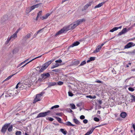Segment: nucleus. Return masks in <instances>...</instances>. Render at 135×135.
I'll list each match as a JSON object with an SVG mask.
<instances>
[{
    "label": "nucleus",
    "instance_id": "nucleus-1",
    "mask_svg": "<svg viewBox=\"0 0 135 135\" xmlns=\"http://www.w3.org/2000/svg\"><path fill=\"white\" fill-rule=\"evenodd\" d=\"M77 26L75 22H74L73 24H71L68 26H65L56 33L55 35V36L58 35L63 33H65L69 30H73Z\"/></svg>",
    "mask_w": 135,
    "mask_h": 135
},
{
    "label": "nucleus",
    "instance_id": "nucleus-2",
    "mask_svg": "<svg viewBox=\"0 0 135 135\" xmlns=\"http://www.w3.org/2000/svg\"><path fill=\"white\" fill-rule=\"evenodd\" d=\"M42 4V3H38L27 8L26 9V12L27 13L30 12L32 10H33L35 8H37L39 6H41Z\"/></svg>",
    "mask_w": 135,
    "mask_h": 135
},
{
    "label": "nucleus",
    "instance_id": "nucleus-3",
    "mask_svg": "<svg viewBox=\"0 0 135 135\" xmlns=\"http://www.w3.org/2000/svg\"><path fill=\"white\" fill-rule=\"evenodd\" d=\"M50 112V111L48 110L47 112H41L39 113L38 115L36 117V118L40 117H44L48 115L49 113Z\"/></svg>",
    "mask_w": 135,
    "mask_h": 135
},
{
    "label": "nucleus",
    "instance_id": "nucleus-4",
    "mask_svg": "<svg viewBox=\"0 0 135 135\" xmlns=\"http://www.w3.org/2000/svg\"><path fill=\"white\" fill-rule=\"evenodd\" d=\"M10 124V123L5 124L2 127L1 131V132L4 133L6 132L7 128L9 126Z\"/></svg>",
    "mask_w": 135,
    "mask_h": 135
},
{
    "label": "nucleus",
    "instance_id": "nucleus-5",
    "mask_svg": "<svg viewBox=\"0 0 135 135\" xmlns=\"http://www.w3.org/2000/svg\"><path fill=\"white\" fill-rule=\"evenodd\" d=\"M49 66V65L48 64H47L46 62L44 64L41 69L39 70V72L40 73L42 72L44 70H45Z\"/></svg>",
    "mask_w": 135,
    "mask_h": 135
},
{
    "label": "nucleus",
    "instance_id": "nucleus-6",
    "mask_svg": "<svg viewBox=\"0 0 135 135\" xmlns=\"http://www.w3.org/2000/svg\"><path fill=\"white\" fill-rule=\"evenodd\" d=\"M100 125H99L97 126H96L94 128L93 127L92 128H91L90 130L88 132L86 133L84 135H89V134H91L93 131L94 129L95 128H96L100 127Z\"/></svg>",
    "mask_w": 135,
    "mask_h": 135
},
{
    "label": "nucleus",
    "instance_id": "nucleus-7",
    "mask_svg": "<svg viewBox=\"0 0 135 135\" xmlns=\"http://www.w3.org/2000/svg\"><path fill=\"white\" fill-rule=\"evenodd\" d=\"M50 76V75L49 73H44L41 75V76L42 77V79H45L48 78Z\"/></svg>",
    "mask_w": 135,
    "mask_h": 135
},
{
    "label": "nucleus",
    "instance_id": "nucleus-8",
    "mask_svg": "<svg viewBox=\"0 0 135 135\" xmlns=\"http://www.w3.org/2000/svg\"><path fill=\"white\" fill-rule=\"evenodd\" d=\"M8 16L7 15H4L1 18V22L3 23L5 22L8 19Z\"/></svg>",
    "mask_w": 135,
    "mask_h": 135
},
{
    "label": "nucleus",
    "instance_id": "nucleus-9",
    "mask_svg": "<svg viewBox=\"0 0 135 135\" xmlns=\"http://www.w3.org/2000/svg\"><path fill=\"white\" fill-rule=\"evenodd\" d=\"M41 97L38 94L37 95L36 98H35L34 99L33 103H35L37 102L40 101V100H41L40 99Z\"/></svg>",
    "mask_w": 135,
    "mask_h": 135
},
{
    "label": "nucleus",
    "instance_id": "nucleus-10",
    "mask_svg": "<svg viewBox=\"0 0 135 135\" xmlns=\"http://www.w3.org/2000/svg\"><path fill=\"white\" fill-rule=\"evenodd\" d=\"M31 36V34L30 33H28L27 35L24 37L23 38L22 40L25 41L28 39L30 38Z\"/></svg>",
    "mask_w": 135,
    "mask_h": 135
},
{
    "label": "nucleus",
    "instance_id": "nucleus-11",
    "mask_svg": "<svg viewBox=\"0 0 135 135\" xmlns=\"http://www.w3.org/2000/svg\"><path fill=\"white\" fill-rule=\"evenodd\" d=\"M85 21V19L83 18L77 21H75V22L77 24V25L78 26L79 25L81 24L82 22H84Z\"/></svg>",
    "mask_w": 135,
    "mask_h": 135
},
{
    "label": "nucleus",
    "instance_id": "nucleus-12",
    "mask_svg": "<svg viewBox=\"0 0 135 135\" xmlns=\"http://www.w3.org/2000/svg\"><path fill=\"white\" fill-rule=\"evenodd\" d=\"M91 2H89L85 5L82 9V11H84L86 10L88 8L91 6Z\"/></svg>",
    "mask_w": 135,
    "mask_h": 135
},
{
    "label": "nucleus",
    "instance_id": "nucleus-13",
    "mask_svg": "<svg viewBox=\"0 0 135 135\" xmlns=\"http://www.w3.org/2000/svg\"><path fill=\"white\" fill-rule=\"evenodd\" d=\"M133 44V43L130 42L128 43L124 46V49H128L131 47L132 45Z\"/></svg>",
    "mask_w": 135,
    "mask_h": 135
},
{
    "label": "nucleus",
    "instance_id": "nucleus-14",
    "mask_svg": "<svg viewBox=\"0 0 135 135\" xmlns=\"http://www.w3.org/2000/svg\"><path fill=\"white\" fill-rule=\"evenodd\" d=\"M50 15V14L49 13H47L45 16L40 17V18L42 20L46 19Z\"/></svg>",
    "mask_w": 135,
    "mask_h": 135
},
{
    "label": "nucleus",
    "instance_id": "nucleus-15",
    "mask_svg": "<svg viewBox=\"0 0 135 135\" xmlns=\"http://www.w3.org/2000/svg\"><path fill=\"white\" fill-rule=\"evenodd\" d=\"M80 44V42L78 41L74 42L69 47H73L74 46H77Z\"/></svg>",
    "mask_w": 135,
    "mask_h": 135
},
{
    "label": "nucleus",
    "instance_id": "nucleus-16",
    "mask_svg": "<svg viewBox=\"0 0 135 135\" xmlns=\"http://www.w3.org/2000/svg\"><path fill=\"white\" fill-rule=\"evenodd\" d=\"M42 56V55H40V56H38V57H37L34 59H32V60H30V61H29L26 64H25L24 65H23V66H22L21 67V68H23L26 65H27V64H28L29 63H30V62H31V61H32L34 60H35V59H36L37 58H40Z\"/></svg>",
    "mask_w": 135,
    "mask_h": 135
},
{
    "label": "nucleus",
    "instance_id": "nucleus-17",
    "mask_svg": "<svg viewBox=\"0 0 135 135\" xmlns=\"http://www.w3.org/2000/svg\"><path fill=\"white\" fill-rule=\"evenodd\" d=\"M47 84L48 85V87H50L51 86H54L56 85V83L55 82H49Z\"/></svg>",
    "mask_w": 135,
    "mask_h": 135
},
{
    "label": "nucleus",
    "instance_id": "nucleus-18",
    "mask_svg": "<svg viewBox=\"0 0 135 135\" xmlns=\"http://www.w3.org/2000/svg\"><path fill=\"white\" fill-rule=\"evenodd\" d=\"M101 48L100 47V45L98 46L96 48V50L94 51L93 52L94 53H97L101 50Z\"/></svg>",
    "mask_w": 135,
    "mask_h": 135
},
{
    "label": "nucleus",
    "instance_id": "nucleus-19",
    "mask_svg": "<svg viewBox=\"0 0 135 135\" xmlns=\"http://www.w3.org/2000/svg\"><path fill=\"white\" fill-rule=\"evenodd\" d=\"M10 37L12 40V41L17 37V35H16V34L14 33L10 36Z\"/></svg>",
    "mask_w": 135,
    "mask_h": 135
},
{
    "label": "nucleus",
    "instance_id": "nucleus-20",
    "mask_svg": "<svg viewBox=\"0 0 135 135\" xmlns=\"http://www.w3.org/2000/svg\"><path fill=\"white\" fill-rule=\"evenodd\" d=\"M126 115L127 114L126 113L124 112H122L120 114V117L123 118H125L126 116Z\"/></svg>",
    "mask_w": 135,
    "mask_h": 135
},
{
    "label": "nucleus",
    "instance_id": "nucleus-21",
    "mask_svg": "<svg viewBox=\"0 0 135 135\" xmlns=\"http://www.w3.org/2000/svg\"><path fill=\"white\" fill-rule=\"evenodd\" d=\"M104 2H103L101 3H99L98 5H96L95 7L94 8H98L100 7L103 6L104 4Z\"/></svg>",
    "mask_w": 135,
    "mask_h": 135
},
{
    "label": "nucleus",
    "instance_id": "nucleus-22",
    "mask_svg": "<svg viewBox=\"0 0 135 135\" xmlns=\"http://www.w3.org/2000/svg\"><path fill=\"white\" fill-rule=\"evenodd\" d=\"M42 11H40L37 14V16L36 18V21H37L38 20V18L39 17H40L42 15Z\"/></svg>",
    "mask_w": 135,
    "mask_h": 135
},
{
    "label": "nucleus",
    "instance_id": "nucleus-23",
    "mask_svg": "<svg viewBox=\"0 0 135 135\" xmlns=\"http://www.w3.org/2000/svg\"><path fill=\"white\" fill-rule=\"evenodd\" d=\"M73 120L74 122L77 124L79 125L81 123L80 122L76 119H74Z\"/></svg>",
    "mask_w": 135,
    "mask_h": 135
},
{
    "label": "nucleus",
    "instance_id": "nucleus-24",
    "mask_svg": "<svg viewBox=\"0 0 135 135\" xmlns=\"http://www.w3.org/2000/svg\"><path fill=\"white\" fill-rule=\"evenodd\" d=\"M95 57H91L89 58V59L87 61V62L88 63L91 61H94L95 60Z\"/></svg>",
    "mask_w": 135,
    "mask_h": 135
},
{
    "label": "nucleus",
    "instance_id": "nucleus-25",
    "mask_svg": "<svg viewBox=\"0 0 135 135\" xmlns=\"http://www.w3.org/2000/svg\"><path fill=\"white\" fill-rule=\"evenodd\" d=\"M55 118L59 123L64 124L61 121V118L57 117H55Z\"/></svg>",
    "mask_w": 135,
    "mask_h": 135
},
{
    "label": "nucleus",
    "instance_id": "nucleus-26",
    "mask_svg": "<svg viewBox=\"0 0 135 135\" xmlns=\"http://www.w3.org/2000/svg\"><path fill=\"white\" fill-rule=\"evenodd\" d=\"M11 40L12 41V40L11 38H10V37H8V38H7V40L5 42V44L7 45V44H8L9 42Z\"/></svg>",
    "mask_w": 135,
    "mask_h": 135
},
{
    "label": "nucleus",
    "instance_id": "nucleus-27",
    "mask_svg": "<svg viewBox=\"0 0 135 135\" xmlns=\"http://www.w3.org/2000/svg\"><path fill=\"white\" fill-rule=\"evenodd\" d=\"M59 66V65L57 63H55L54 65H52L51 67V69H53L57 67L58 66Z\"/></svg>",
    "mask_w": 135,
    "mask_h": 135
},
{
    "label": "nucleus",
    "instance_id": "nucleus-28",
    "mask_svg": "<svg viewBox=\"0 0 135 135\" xmlns=\"http://www.w3.org/2000/svg\"><path fill=\"white\" fill-rule=\"evenodd\" d=\"M64 124H65L67 126H74V125L71 123L69 121L66 122L65 123H64Z\"/></svg>",
    "mask_w": 135,
    "mask_h": 135
},
{
    "label": "nucleus",
    "instance_id": "nucleus-29",
    "mask_svg": "<svg viewBox=\"0 0 135 135\" xmlns=\"http://www.w3.org/2000/svg\"><path fill=\"white\" fill-rule=\"evenodd\" d=\"M60 131L64 135H66L67 133V131H64V129H60Z\"/></svg>",
    "mask_w": 135,
    "mask_h": 135
},
{
    "label": "nucleus",
    "instance_id": "nucleus-30",
    "mask_svg": "<svg viewBox=\"0 0 135 135\" xmlns=\"http://www.w3.org/2000/svg\"><path fill=\"white\" fill-rule=\"evenodd\" d=\"M17 73H16L15 74L12 75H11L9 76L6 79L3 81H5L9 80V79H10L12 76H13L14 75L16 74Z\"/></svg>",
    "mask_w": 135,
    "mask_h": 135
},
{
    "label": "nucleus",
    "instance_id": "nucleus-31",
    "mask_svg": "<svg viewBox=\"0 0 135 135\" xmlns=\"http://www.w3.org/2000/svg\"><path fill=\"white\" fill-rule=\"evenodd\" d=\"M79 61L78 60L76 61H74L73 62V64L74 65H78L79 63Z\"/></svg>",
    "mask_w": 135,
    "mask_h": 135
},
{
    "label": "nucleus",
    "instance_id": "nucleus-32",
    "mask_svg": "<svg viewBox=\"0 0 135 135\" xmlns=\"http://www.w3.org/2000/svg\"><path fill=\"white\" fill-rule=\"evenodd\" d=\"M132 102H135V96L134 95H131V96Z\"/></svg>",
    "mask_w": 135,
    "mask_h": 135
},
{
    "label": "nucleus",
    "instance_id": "nucleus-33",
    "mask_svg": "<svg viewBox=\"0 0 135 135\" xmlns=\"http://www.w3.org/2000/svg\"><path fill=\"white\" fill-rule=\"evenodd\" d=\"M13 129V126L11 125L9 126V127L8 129V130L9 132H11Z\"/></svg>",
    "mask_w": 135,
    "mask_h": 135
},
{
    "label": "nucleus",
    "instance_id": "nucleus-34",
    "mask_svg": "<svg viewBox=\"0 0 135 135\" xmlns=\"http://www.w3.org/2000/svg\"><path fill=\"white\" fill-rule=\"evenodd\" d=\"M54 59H52L51 60H50L46 62L49 65L52 62L54 61Z\"/></svg>",
    "mask_w": 135,
    "mask_h": 135
},
{
    "label": "nucleus",
    "instance_id": "nucleus-35",
    "mask_svg": "<svg viewBox=\"0 0 135 135\" xmlns=\"http://www.w3.org/2000/svg\"><path fill=\"white\" fill-rule=\"evenodd\" d=\"M59 107V105H54L51 107V108L50 109H52L54 108H58Z\"/></svg>",
    "mask_w": 135,
    "mask_h": 135
},
{
    "label": "nucleus",
    "instance_id": "nucleus-36",
    "mask_svg": "<svg viewBox=\"0 0 135 135\" xmlns=\"http://www.w3.org/2000/svg\"><path fill=\"white\" fill-rule=\"evenodd\" d=\"M118 30V28H116V27H115L113 28L112 30H111L110 31V32H113L114 31H116V30Z\"/></svg>",
    "mask_w": 135,
    "mask_h": 135
},
{
    "label": "nucleus",
    "instance_id": "nucleus-37",
    "mask_svg": "<svg viewBox=\"0 0 135 135\" xmlns=\"http://www.w3.org/2000/svg\"><path fill=\"white\" fill-rule=\"evenodd\" d=\"M70 105L71 106V108L72 109H76L75 106L73 104H71Z\"/></svg>",
    "mask_w": 135,
    "mask_h": 135
},
{
    "label": "nucleus",
    "instance_id": "nucleus-38",
    "mask_svg": "<svg viewBox=\"0 0 135 135\" xmlns=\"http://www.w3.org/2000/svg\"><path fill=\"white\" fill-rule=\"evenodd\" d=\"M86 63L85 61L84 60L82 62L79 66H81L83 65Z\"/></svg>",
    "mask_w": 135,
    "mask_h": 135
},
{
    "label": "nucleus",
    "instance_id": "nucleus-39",
    "mask_svg": "<svg viewBox=\"0 0 135 135\" xmlns=\"http://www.w3.org/2000/svg\"><path fill=\"white\" fill-rule=\"evenodd\" d=\"M63 84V82L61 81H59L56 83V85H62Z\"/></svg>",
    "mask_w": 135,
    "mask_h": 135
},
{
    "label": "nucleus",
    "instance_id": "nucleus-40",
    "mask_svg": "<svg viewBox=\"0 0 135 135\" xmlns=\"http://www.w3.org/2000/svg\"><path fill=\"white\" fill-rule=\"evenodd\" d=\"M15 134L16 135H21L22 133L20 131H17L16 132Z\"/></svg>",
    "mask_w": 135,
    "mask_h": 135
},
{
    "label": "nucleus",
    "instance_id": "nucleus-41",
    "mask_svg": "<svg viewBox=\"0 0 135 135\" xmlns=\"http://www.w3.org/2000/svg\"><path fill=\"white\" fill-rule=\"evenodd\" d=\"M121 31L123 32V33L124 34V33H126V32H127V31L126 28H125L123 29L122 30V31Z\"/></svg>",
    "mask_w": 135,
    "mask_h": 135
},
{
    "label": "nucleus",
    "instance_id": "nucleus-42",
    "mask_svg": "<svg viewBox=\"0 0 135 135\" xmlns=\"http://www.w3.org/2000/svg\"><path fill=\"white\" fill-rule=\"evenodd\" d=\"M60 71L59 69H56L52 70V71L53 72H54L56 73L59 72Z\"/></svg>",
    "mask_w": 135,
    "mask_h": 135
},
{
    "label": "nucleus",
    "instance_id": "nucleus-43",
    "mask_svg": "<svg viewBox=\"0 0 135 135\" xmlns=\"http://www.w3.org/2000/svg\"><path fill=\"white\" fill-rule=\"evenodd\" d=\"M68 95L69 96L72 97L73 96L74 94L72 93L71 91H69L68 92Z\"/></svg>",
    "mask_w": 135,
    "mask_h": 135
},
{
    "label": "nucleus",
    "instance_id": "nucleus-44",
    "mask_svg": "<svg viewBox=\"0 0 135 135\" xmlns=\"http://www.w3.org/2000/svg\"><path fill=\"white\" fill-rule=\"evenodd\" d=\"M55 62L56 63H61L62 62V61L61 59H59V60H56L55 61Z\"/></svg>",
    "mask_w": 135,
    "mask_h": 135
},
{
    "label": "nucleus",
    "instance_id": "nucleus-45",
    "mask_svg": "<svg viewBox=\"0 0 135 135\" xmlns=\"http://www.w3.org/2000/svg\"><path fill=\"white\" fill-rule=\"evenodd\" d=\"M94 121L96 122H98L99 121V119L97 117L94 118Z\"/></svg>",
    "mask_w": 135,
    "mask_h": 135
},
{
    "label": "nucleus",
    "instance_id": "nucleus-46",
    "mask_svg": "<svg viewBox=\"0 0 135 135\" xmlns=\"http://www.w3.org/2000/svg\"><path fill=\"white\" fill-rule=\"evenodd\" d=\"M128 89L129 91H133L134 90L133 88L131 87L129 88Z\"/></svg>",
    "mask_w": 135,
    "mask_h": 135
},
{
    "label": "nucleus",
    "instance_id": "nucleus-47",
    "mask_svg": "<svg viewBox=\"0 0 135 135\" xmlns=\"http://www.w3.org/2000/svg\"><path fill=\"white\" fill-rule=\"evenodd\" d=\"M45 93V92L42 91L41 92L40 94H38L41 97Z\"/></svg>",
    "mask_w": 135,
    "mask_h": 135
},
{
    "label": "nucleus",
    "instance_id": "nucleus-48",
    "mask_svg": "<svg viewBox=\"0 0 135 135\" xmlns=\"http://www.w3.org/2000/svg\"><path fill=\"white\" fill-rule=\"evenodd\" d=\"M85 118V116L83 115H81L80 117V118L81 119H84Z\"/></svg>",
    "mask_w": 135,
    "mask_h": 135
},
{
    "label": "nucleus",
    "instance_id": "nucleus-49",
    "mask_svg": "<svg viewBox=\"0 0 135 135\" xmlns=\"http://www.w3.org/2000/svg\"><path fill=\"white\" fill-rule=\"evenodd\" d=\"M96 83H102L103 82L99 80H96L95 81Z\"/></svg>",
    "mask_w": 135,
    "mask_h": 135
},
{
    "label": "nucleus",
    "instance_id": "nucleus-50",
    "mask_svg": "<svg viewBox=\"0 0 135 135\" xmlns=\"http://www.w3.org/2000/svg\"><path fill=\"white\" fill-rule=\"evenodd\" d=\"M88 120L86 119H85L83 120V122L85 124H86L88 123Z\"/></svg>",
    "mask_w": 135,
    "mask_h": 135
},
{
    "label": "nucleus",
    "instance_id": "nucleus-51",
    "mask_svg": "<svg viewBox=\"0 0 135 135\" xmlns=\"http://www.w3.org/2000/svg\"><path fill=\"white\" fill-rule=\"evenodd\" d=\"M86 97L87 98H89L90 99H93L92 96L91 95H87L86 96Z\"/></svg>",
    "mask_w": 135,
    "mask_h": 135
},
{
    "label": "nucleus",
    "instance_id": "nucleus-52",
    "mask_svg": "<svg viewBox=\"0 0 135 135\" xmlns=\"http://www.w3.org/2000/svg\"><path fill=\"white\" fill-rule=\"evenodd\" d=\"M21 83V82H19L17 84V85H16V89H17L18 88V85L20 84Z\"/></svg>",
    "mask_w": 135,
    "mask_h": 135
},
{
    "label": "nucleus",
    "instance_id": "nucleus-53",
    "mask_svg": "<svg viewBox=\"0 0 135 135\" xmlns=\"http://www.w3.org/2000/svg\"><path fill=\"white\" fill-rule=\"evenodd\" d=\"M20 84V85H21L19 87L20 88H23L24 86H23V84H22V83H21Z\"/></svg>",
    "mask_w": 135,
    "mask_h": 135
},
{
    "label": "nucleus",
    "instance_id": "nucleus-54",
    "mask_svg": "<svg viewBox=\"0 0 135 135\" xmlns=\"http://www.w3.org/2000/svg\"><path fill=\"white\" fill-rule=\"evenodd\" d=\"M49 119V120L50 121H52L54 120L53 118H52L50 117Z\"/></svg>",
    "mask_w": 135,
    "mask_h": 135
},
{
    "label": "nucleus",
    "instance_id": "nucleus-55",
    "mask_svg": "<svg viewBox=\"0 0 135 135\" xmlns=\"http://www.w3.org/2000/svg\"><path fill=\"white\" fill-rule=\"evenodd\" d=\"M132 127L135 131V125L133 124H132Z\"/></svg>",
    "mask_w": 135,
    "mask_h": 135
},
{
    "label": "nucleus",
    "instance_id": "nucleus-56",
    "mask_svg": "<svg viewBox=\"0 0 135 135\" xmlns=\"http://www.w3.org/2000/svg\"><path fill=\"white\" fill-rule=\"evenodd\" d=\"M123 32L121 31V32H120L118 34V35H121L123 34Z\"/></svg>",
    "mask_w": 135,
    "mask_h": 135
},
{
    "label": "nucleus",
    "instance_id": "nucleus-57",
    "mask_svg": "<svg viewBox=\"0 0 135 135\" xmlns=\"http://www.w3.org/2000/svg\"><path fill=\"white\" fill-rule=\"evenodd\" d=\"M44 29V28L42 29H41L40 30H38V31L37 32H36V33H37V34H38L40 32L42 29Z\"/></svg>",
    "mask_w": 135,
    "mask_h": 135
},
{
    "label": "nucleus",
    "instance_id": "nucleus-58",
    "mask_svg": "<svg viewBox=\"0 0 135 135\" xmlns=\"http://www.w3.org/2000/svg\"><path fill=\"white\" fill-rule=\"evenodd\" d=\"M102 102L101 100H99L98 101V103L100 104H102Z\"/></svg>",
    "mask_w": 135,
    "mask_h": 135
},
{
    "label": "nucleus",
    "instance_id": "nucleus-59",
    "mask_svg": "<svg viewBox=\"0 0 135 135\" xmlns=\"http://www.w3.org/2000/svg\"><path fill=\"white\" fill-rule=\"evenodd\" d=\"M16 49H14L13 51V54H14L15 53H16Z\"/></svg>",
    "mask_w": 135,
    "mask_h": 135
},
{
    "label": "nucleus",
    "instance_id": "nucleus-60",
    "mask_svg": "<svg viewBox=\"0 0 135 135\" xmlns=\"http://www.w3.org/2000/svg\"><path fill=\"white\" fill-rule=\"evenodd\" d=\"M69 110H68V111H69L70 112H73V111L70 109H69Z\"/></svg>",
    "mask_w": 135,
    "mask_h": 135
},
{
    "label": "nucleus",
    "instance_id": "nucleus-61",
    "mask_svg": "<svg viewBox=\"0 0 135 135\" xmlns=\"http://www.w3.org/2000/svg\"><path fill=\"white\" fill-rule=\"evenodd\" d=\"M24 64V63L23 62L21 63V64H19V65H18V66H21L22 65V64Z\"/></svg>",
    "mask_w": 135,
    "mask_h": 135
},
{
    "label": "nucleus",
    "instance_id": "nucleus-62",
    "mask_svg": "<svg viewBox=\"0 0 135 135\" xmlns=\"http://www.w3.org/2000/svg\"><path fill=\"white\" fill-rule=\"evenodd\" d=\"M56 114L57 115H58L59 116L61 115V114L60 113H57Z\"/></svg>",
    "mask_w": 135,
    "mask_h": 135
},
{
    "label": "nucleus",
    "instance_id": "nucleus-63",
    "mask_svg": "<svg viewBox=\"0 0 135 135\" xmlns=\"http://www.w3.org/2000/svg\"><path fill=\"white\" fill-rule=\"evenodd\" d=\"M76 106L78 107H80L81 106V105L79 104H78L76 105Z\"/></svg>",
    "mask_w": 135,
    "mask_h": 135
},
{
    "label": "nucleus",
    "instance_id": "nucleus-64",
    "mask_svg": "<svg viewBox=\"0 0 135 135\" xmlns=\"http://www.w3.org/2000/svg\"><path fill=\"white\" fill-rule=\"evenodd\" d=\"M18 30H17L16 32L14 33V34H16V35H17L18 32Z\"/></svg>",
    "mask_w": 135,
    "mask_h": 135
}]
</instances>
